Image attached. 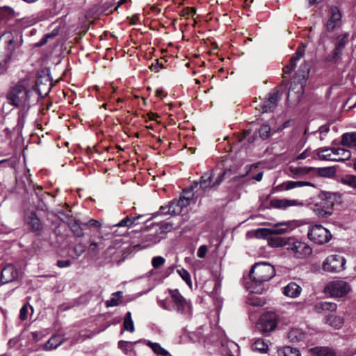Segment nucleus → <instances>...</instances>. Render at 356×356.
Instances as JSON below:
<instances>
[{"label":"nucleus","mask_w":356,"mask_h":356,"mask_svg":"<svg viewBox=\"0 0 356 356\" xmlns=\"http://www.w3.org/2000/svg\"><path fill=\"white\" fill-rule=\"evenodd\" d=\"M35 85L28 79H23L12 86L6 95L9 104L20 108L19 113V123L24 122V110L28 109L31 106L33 96L35 93Z\"/></svg>","instance_id":"1"},{"label":"nucleus","mask_w":356,"mask_h":356,"mask_svg":"<svg viewBox=\"0 0 356 356\" xmlns=\"http://www.w3.org/2000/svg\"><path fill=\"white\" fill-rule=\"evenodd\" d=\"M320 200L314 204L313 211L320 218H328L333 213L334 200L339 197L338 193L321 191L319 194Z\"/></svg>","instance_id":"2"},{"label":"nucleus","mask_w":356,"mask_h":356,"mask_svg":"<svg viewBox=\"0 0 356 356\" xmlns=\"http://www.w3.org/2000/svg\"><path fill=\"white\" fill-rule=\"evenodd\" d=\"M275 275L274 267L267 262L255 264L250 273L251 280L257 283H262L272 279Z\"/></svg>","instance_id":"3"},{"label":"nucleus","mask_w":356,"mask_h":356,"mask_svg":"<svg viewBox=\"0 0 356 356\" xmlns=\"http://www.w3.org/2000/svg\"><path fill=\"white\" fill-rule=\"evenodd\" d=\"M172 308L185 318H189L192 315V305L190 301L186 300L177 289L169 290Z\"/></svg>","instance_id":"4"},{"label":"nucleus","mask_w":356,"mask_h":356,"mask_svg":"<svg viewBox=\"0 0 356 356\" xmlns=\"http://www.w3.org/2000/svg\"><path fill=\"white\" fill-rule=\"evenodd\" d=\"M350 284L342 280L330 282L324 288V293L331 298H342L351 291Z\"/></svg>","instance_id":"5"},{"label":"nucleus","mask_w":356,"mask_h":356,"mask_svg":"<svg viewBox=\"0 0 356 356\" xmlns=\"http://www.w3.org/2000/svg\"><path fill=\"white\" fill-rule=\"evenodd\" d=\"M307 236L311 241L318 245L327 243L332 238V235L330 232L321 225L310 226L309 227Z\"/></svg>","instance_id":"6"},{"label":"nucleus","mask_w":356,"mask_h":356,"mask_svg":"<svg viewBox=\"0 0 356 356\" xmlns=\"http://www.w3.org/2000/svg\"><path fill=\"white\" fill-rule=\"evenodd\" d=\"M349 42V34L344 33L338 35L334 40V49L327 57L326 60L333 63H338L342 59L343 50Z\"/></svg>","instance_id":"7"},{"label":"nucleus","mask_w":356,"mask_h":356,"mask_svg":"<svg viewBox=\"0 0 356 356\" xmlns=\"http://www.w3.org/2000/svg\"><path fill=\"white\" fill-rule=\"evenodd\" d=\"M287 251L296 259H305L312 253V248L306 243L290 239Z\"/></svg>","instance_id":"8"},{"label":"nucleus","mask_w":356,"mask_h":356,"mask_svg":"<svg viewBox=\"0 0 356 356\" xmlns=\"http://www.w3.org/2000/svg\"><path fill=\"white\" fill-rule=\"evenodd\" d=\"M346 259L339 254L328 256L322 264V268L328 273H337L345 269Z\"/></svg>","instance_id":"9"},{"label":"nucleus","mask_w":356,"mask_h":356,"mask_svg":"<svg viewBox=\"0 0 356 356\" xmlns=\"http://www.w3.org/2000/svg\"><path fill=\"white\" fill-rule=\"evenodd\" d=\"M289 230L288 222H279L271 228H259L252 231V234L257 238H266L271 235H280Z\"/></svg>","instance_id":"10"},{"label":"nucleus","mask_w":356,"mask_h":356,"mask_svg":"<svg viewBox=\"0 0 356 356\" xmlns=\"http://www.w3.org/2000/svg\"><path fill=\"white\" fill-rule=\"evenodd\" d=\"M0 41L6 44L4 51L0 52V64H6L11 58L15 49L16 42L14 40L13 33L10 31L5 32L0 37Z\"/></svg>","instance_id":"11"},{"label":"nucleus","mask_w":356,"mask_h":356,"mask_svg":"<svg viewBox=\"0 0 356 356\" xmlns=\"http://www.w3.org/2000/svg\"><path fill=\"white\" fill-rule=\"evenodd\" d=\"M306 81L301 80L300 79L293 78L288 92V101L292 104H296L298 103L303 95L304 87Z\"/></svg>","instance_id":"12"},{"label":"nucleus","mask_w":356,"mask_h":356,"mask_svg":"<svg viewBox=\"0 0 356 356\" xmlns=\"http://www.w3.org/2000/svg\"><path fill=\"white\" fill-rule=\"evenodd\" d=\"M277 325V315L275 313H266L261 316L257 327L263 332H268L274 330Z\"/></svg>","instance_id":"13"},{"label":"nucleus","mask_w":356,"mask_h":356,"mask_svg":"<svg viewBox=\"0 0 356 356\" xmlns=\"http://www.w3.org/2000/svg\"><path fill=\"white\" fill-rule=\"evenodd\" d=\"M226 174V171L222 172L218 175L215 181L212 182V178L213 177V172L211 171H208L204 172L199 181V184L200 188L203 191H207L209 188L218 186L220 184V183L224 179V177Z\"/></svg>","instance_id":"14"},{"label":"nucleus","mask_w":356,"mask_h":356,"mask_svg":"<svg viewBox=\"0 0 356 356\" xmlns=\"http://www.w3.org/2000/svg\"><path fill=\"white\" fill-rule=\"evenodd\" d=\"M281 98L280 92L276 88L273 89L268 95V98L264 102L262 105L263 112H272L276 108Z\"/></svg>","instance_id":"15"},{"label":"nucleus","mask_w":356,"mask_h":356,"mask_svg":"<svg viewBox=\"0 0 356 356\" xmlns=\"http://www.w3.org/2000/svg\"><path fill=\"white\" fill-rule=\"evenodd\" d=\"M306 44L298 47L294 55L291 58L289 65L283 69L284 75L291 74L295 69L297 62L304 56Z\"/></svg>","instance_id":"16"},{"label":"nucleus","mask_w":356,"mask_h":356,"mask_svg":"<svg viewBox=\"0 0 356 356\" xmlns=\"http://www.w3.org/2000/svg\"><path fill=\"white\" fill-rule=\"evenodd\" d=\"M18 277V271L13 264H7L1 270V282L4 284L15 280Z\"/></svg>","instance_id":"17"},{"label":"nucleus","mask_w":356,"mask_h":356,"mask_svg":"<svg viewBox=\"0 0 356 356\" xmlns=\"http://www.w3.org/2000/svg\"><path fill=\"white\" fill-rule=\"evenodd\" d=\"M26 224L29 226L30 229L35 232L37 235H40L42 230V224L37 216L35 213L31 212L25 218Z\"/></svg>","instance_id":"18"},{"label":"nucleus","mask_w":356,"mask_h":356,"mask_svg":"<svg viewBox=\"0 0 356 356\" xmlns=\"http://www.w3.org/2000/svg\"><path fill=\"white\" fill-rule=\"evenodd\" d=\"M330 13V16L326 24V28L328 31H332L334 28L340 25L341 14L336 6L331 7Z\"/></svg>","instance_id":"19"},{"label":"nucleus","mask_w":356,"mask_h":356,"mask_svg":"<svg viewBox=\"0 0 356 356\" xmlns=\"http://www.w3.org/2000/svg\"><path fill=\"white\" fill-rule=\"evenodd\" d=\"M37 90L40 95H47L51 89V81L47 76L40 77L36 81Z\"/></svg>","instance_id":"20"},{"label":"nucleus","mask_w":356,"mask_h":356,"mask_svg":"<svg viewBox=\"0 0 356 356\" xmlns=\"http://www.w3.org/2000/svg\"><path fill=\"white\" fill-rule=\"evenodd\" d=\"M302 292V288L296 282H290L283 288L282 293L284 296L291 298H298Z\"/></svg>","instance_id":"21"},{"label":"nucleus","mask_w":356,"mask_h":356,"mask_svg":"<svg viewBox=\"0 0 356 356\" xmlns=\"http://www.w3.org/2000/svg\"><path fill=\"white\" fill-rule=\"evenodd\" d=\"M309 352L312 356H336L334 350L327 346L312 348Z\"/></svg>","instance_id":"22"},{"label":"nucleus","mask_w":356,"mask_h":356,"mask_svg":"<svg viewBox=\"0 0 356 356\" xmlns=\"http://www.w3.org/2000/svg\"><path fill=\"white\" fill-rule=\"evenodd\" d=\"M289 339L293 343L305 341L307 338V334L299 328L291 329L288 334Z\"/></svg>","instance_id":"23"},{"label":"nucleus","mask_w":356,"mask_h":356,"mask_svg":"<svg viewBox=\"0 0 356 356\" xmlns=\"http://www.w3.org/2000/svg\"><path fill=\"white\" fill-rule=\"evenodd\" d=\"M337 305L332 302H319L314 305V311L317 313H323L324 312H335Z\"/></svg>","instance_id":"24"},{"label":"nucleus","mask_w":356,"mask_h":356,"mask_svg":"<svg viewBox=\"0 0 356 356\" xmlns=\"http://www.w3.org/2000/svg\"><path fill=\"white\" fill-rule=\"evenodd\" d=\"M317 155L318 158L321 160L325 161H334L338 159H335L334 156V147L328 148V147H321L317 149Z\"/></svg>","instance_id":"25"},{"label":"nucleus","mask_w":356,"mask_h":356,"mask_svg":"<svg viewBox=\"0 0 356 356\" xmlns=\"http://www.w3.org/2000/svg\"><path fill=\"white\" fill-rule=\"evenodd\" d=\"M298 204L297 200H280L273 199L270 201V205L273 208L276 209H286L291 206H296Z\"/></svg>","instance_id":"26"},{"label":"nucleus","mask_w":356,"mask_h":356,"mask_svg":"<svg viewBox=\"0 0 356 356\" xmlns=\"http://www.w3.org/2000/svg\"><path fill=\"white\" fill-rule=\"evenodd\" d=\"M290 239V238L286 237H270L268 239V243L273 248L288 247Z\"/></svg>","instance_id":"27"},{"label":"nucleus","mask_w":356,"mask_h":356,"mask_svg":"<svg viewBox=\"0 0 356 356\" xmlns=\"http://www.w3.org/2000/svg\"><path fill=\"white\" fill-rule=\"evenodd\" d=\"M63 342V338L59 335L52 336L43 345L44 350H51L56 348Z\"/></svg>","instance_id":"28"},{"label":"nucleus","mask_w":356,"mask_h":356,"mask_svg":"<svg viewBox=\"0 0 356 356\" xmlns=\"http://www.w3.org/2000/svg\"><path fill=\"white\" fill-rule=\"evenodd\" d=\"M276 356H301V355L298 349L291 346H284L277 349Z\"/></svg>","instance_id":"29"},{"label":"nucleus","mask_w":356,"mask_h":356,"mask_svg":"<svg viewBox=\"0 0 356 356\" xmlns=\"http://www.w3.org/2000/svg\"><path fill=\"white\" fill-rule=\"evenodd\" d=\"M334 156L335 159H339L334 161H341L348 160L351 156V153L349 150L344 149L343 147H334Z\"/></svg>","instance_id":"30"},{"label":"nucleus","mask_w":356,"mask_h":356,"mask_svg":"<svg viewBox=\"0 0 356 356\" xmlns=\"http://www.w3.org/2000/svg\"><path fill=\"white\" fill-rule=\"evenodd\" d=\"M310 72V66L307 63L301 64L298 71L296 74V79H300L301 80L307 81V76Z\"/></svg>","instance_id":"31"},{"label":"nucleus","mask_w":356,"mask_h":356,"mask_svg":"<svg viewBox=\"0 0 356 356\" xmlns=\"http://www.w3.org/2000/svg\"><path fill=\"white\" fill-rule=\"evenodd\" d=\"M341 144L348 147H356V133H346L342 136Z\"/></svg>","instance_id":"32"},{"label":"nucleus","mask_w":356,"mask_h":356,"mask_svg":"<svg viewBox=\"0 0 356 356\" xmlns=\"http://www.w3.org/2000/svg\"><path fill=\"white\" fill-rule=\"evenodd\" d=\"M143 215H138L133 218H131L128 216L122 219L121 221H120L118 223L114 225L113 227H131L132 225L135 224L136 222L139 220L140 218H143Z\"/></svg>","instance_id":"33"},{"label":"nucleus","mask_w":356,"mask_h":356,"mask_svg":"<svg viewBox=\"0 0 356 356\" xmlns=\"http://www.w3.org/2000/svg\"><path fill=\"white\" fill-rule=\"evenodd\" d=\"M341 182L356 191V175H347L341 179Z\"/></svg>","instance_id":"34"},{"label":"nucleus","mask_w":356,"mask_h":356,"mask_svg":"<svg viewBox=\"0 0 356 356\" xmlns=\"http://www.w3.org/2000/svg\"><path fill=\"white\" fill-rule=\"evenodd\" d=\"M122 292L118 291L113 293V297L106 302V307L118 306L122 302Z\"/></svg>","instance_id":"35"},{"label":"nucleus","mask_w":356,"mask_h":356,"mask_svg":"<svg viewBox=\"0 0 356 356\" xmlns=\"http://www.w3.org/2000/svg\"><path fill=\"white\" fill-rule=\"evenodd\" d=\"M123 327L125 330L130 332H134L135 330L134 321L131 318V313L130 312H128L125 315Z\"/></svg>","instance_id":"36"},{"label":"nucleus","mask_w":356,"mask_h":356,"mask_svg":"<svg viewBox=\"0 0 356 356\" xmlns=\"http://www.w3.org/2000/svg\"><path fill=\"white\" fill-rule=\"evenodd\" d=\"M284 189L288 191L297 187H302L304 186H311L312 184L307 181H289L283 184Z\"/></svg>","instance_id":"37"},{"label":"nucleus","mask_w":356,"mask_h":356,"mask_svg":"<svg viewBox=\"0 0 356 356\" xmlns=\"http://www.w3.org/2000/svg\"><path fill=\"white\" fill-rule=\"evenodd\" d=\"M147 345L152 348L154 353L157 355H160L161 356H167L169 355L168 351L162 348L158 343L148 341Z\"/></svg>","instance_id":"38"},{"label":"nucleus","mask_w":356,"mask_h":356,"mask_svg":"<svg viewBox=\"0 0 356 356\" xmlns=\"http://www.w3.org/2000/svg\"><path fill=\"white\" fill-rule=\"evenodd\" d=\"M252 349L260 353H266L268 349V344L263 339H257L252 346Z\"/></svg>","instance_id":"39"},{"label":"nucleus","mask_w":356,"mask_h":356,"mask_svg":"<svg viewBox=\"0 0 356 356\" xmlns=\"http://www.w3.org/2000/svg\"><path fill=\"white\" fill-rule=\"evenodd\" d=\"M177 273L186 282V283L188 286H191L192 282H191V275L188 272V270H186L184 268H180V269L177 270Z\"/></svg>","instance_id":"40"},{"label":"nucleus","mask_w":356,"mask_h":356,"mask_svg":"<svg viewBox=\"0 0 356 356\" xmlns=\"http://www.w3.org/2000/svg\"><path fill=\"white\" fill-rule=\"evenodd\" d=\"M259 136L263 139H267L270 136V128L268 124H263L259 130Z\"/></svg>","instance_id":"41"},{"label":"nucleus","mask_w":356,"mask_h":356,"mask_svg":"<svg viewBox=\"0 0 356 356\" xmlns=\"http://www.w3.org/2000/svg\"><path fill=\"white\" fill-rule=\"evenodd\" d=\"M327 322L332 326L340 327L343 324V321L340 317L330 316L327 319Z\"/></svg>","instance_id":"42"},{"label":"nucleus","mask_w":356,"mask_h":356,"mask_svg":"<svg viewBox=\"0 0 356 356\" xmlns=\"http://www.w3.org/2000/svg\"><path fill=\"white\" fill-rule=\"evenodd\" d=\"M134 343L126 341H120L118 342V347L125 353L132 350V344Z\"/></svg>","instance_id":"43"},{"label":"nucleus","mask_w":356,"mask_h":356,"mask_svg":"<svg viewBox=\"0 0 356 356\" xmlns=\"http://www.w3.org/2000/svg\"><path fill=\"white\" fill-rule=\"evenodd\" d=\"M169 207V214L171 215H178L181 213V209H179V206L175 202V200L172 201Z\"/></svg>","instance_id":"44"},{"label":"nucleus","mask_w":356,"mask_h":356,"mask_svg":"<svg viewBox=\"0 0 356 356\" xmlns=\"http://www.w3.org/2000/svg\"><path fill=\"white\" fill-rule=\"evenodd\" d=\"M104 246V243L102 241L100 242H95L92 241L90 242L88 249L91 252H96L98 250L103 249Z\"/></svg>","instance_id":"45"},{"label":"nucleus","mask_w":356,"mask_h":356,"mask_svg":"<svg viewBox=\"0 0 356 356\" xmlns=\"http://www.w3.org/2000/svg\"><path fill=\"white\" fill-rule=\"evenodd\" d=\"M165 259L161 256L154 257L152 259V265L154 268H158L165 264Z\"/></svg>","instance_id":"46"},{"label":"nucleus","mask_w":356,"mask_h":356,"mask_svg":"<svg viewBox=\"0 0 356 356\" xmlns=\"http://www.w3.org/2000/svg\"><path fill=\"white\" fill-rule=\"evenodd\" d=\"M175 202L179 206V209L182 211L183 208L187 207L190 203V200L184 197H180L179 200H175Z\"/></svg>","instance_id":"47"},{"label":"nucleus","mask_w":356,"mask_h":356,"mask_svg":"<svg viewBox=\"0 0 356 356\" xmlns=\"http://www.w3.org/2000/svg\"><path fill=\"white\" fill-rule=\"evenodd\" d=\"M85 250L86 246L81 243L76 244L74 248V251L77 257L81 256Z\"/></svg>","instance_id":"48"},{"label":"nucleus","mask_w":356,"mask_h":356,"mask_svg":"<svg viewBox=\"0 0 356 356\" xmlns=\"http://www.w3.org/2000/svg\"><path fill=\"white\" fill-rule=\"evenodd\" d=\"M22 25H24L25 26H30L36 23V20L34 18H23L19 21Z\"/></svg>","instance_id":"49"},{"label":"nucleus","mask_w":356,"mask_h":356,"mask_svg":"<svg viewBox=\"0 0 356 356\" xmlns=\"http://www.w3.org/2000/svg\"><path fill=\"white\" fill-rule=\"evenodd\" d=\"M207 252V247L204 245H201L197 250V256L199 258H204Z\"/></svg>","instance_id":"50"},{"label":"nucleus","mask_w":356,"mask_h":356,"mask_svg":"<svg viewBox=\"0 0 356 356\" xmlns=\"http://www.w3.org/2000/svg\"><path fill=\"white\" fill-rule=\"evenodd\" d=\"M27 313H28V307L27 305H24L21 309L19 313V318L21 320L24 321L27 318Z\"/></svg>","instance_id":"51"},{"label":"nucleus","mask_w":356,"mask_h":356,"mask_svg":"<svg viewBox=\"0 0 356 356\" xmlns=\"http://www.w3.org/2000/svg\"><path fill=\"white\" fill-rule=\"evenodd\" d=\"M56 34H57V33H51L46 34L40 40V45L41 46V45L46 44L49 38H53L54 37H55L56 35Z\"/></svg>","instance_id":"52"},{"label":"nucleus","mask_w":356,"mask_h":356,"mask_svg":"<svg viewBox=\"0 0 356 356\" xmlns=\"http://www.w3.org/2000/svg\"><path fill=\"white\" fill-rule=\"evenodd\" d=\"M290 171L295 175H302L305 173V170L301 168L290 167Z\"/></svg>","instance_id":"53"},{"label":"nucleus","mask_w":356,"mask_h":356,"mask_svg":"<svg viewBox=\"0 0 356 356\" xmlns=\"http://www.w3.org/2000/svg\"><path fill=\"white\" fill-rule=\"evenodd\" d=\"M196 10L193 7H188L185 8L183 10V15H188V16H193L194 14H195Z\"/></svg>","instance_id":"54"},{"label":"nucleus","mask_w":356,"mask_h":356,"mask_svg":"<svg viewBox=\"0 0 356 356\" xmlns=\"http://www.w3.org/2000/svg\"><path fill=\"white\" fill-rule=\"evenodd\" d=\"M163 67V63L159 61V60H155V63H152L151 65V69L154 70L156 71H159L160 69Z\"/></svg>","instance_id":"55"},{"label":"nucleus","mask_w":356,"mask_h":356,"mask_svg":"<svg viewBox=\"0 0 356 356\" xmlns=\"http://www.w3.org/2000/svg\"><path fill=\"white\" fill-rule=\"evenodd\" d=\"M71 261L70 260H65V261H63V260H58L57 261V266L59 267V268H66V267H68L71 265Z\"/></svg>","instance_id":"56"},{"label":"nucleus","mask_w":356,"mask_h":356,"mask_svg":"<svg viewBox=\"0 0 356 356\" xmlns=\"http://www.w3.org/2000/svg\"><path fill=\"white\" fill-rule=\"evenodd\" d=\"M86 225H87L89 227H94L97 228L101 227V223L95 219H90Z\"/></svg>","instance_id":"57"},{"label":"nucleus","mask_w":356,"mask_h":356,"mask_svg":"<svg viewBox=\"0 0 356 356\" xmlns=\"http://www.w3.org/2000/svg\"><path fill=\"white\" fill-rule=\"evenodd\" d=\"M159 213L163 215L169 214V207L162 206L159 209Z\"/></svg>","instance_id":"58"},{"label":"nucleus","mask_w":356,"mask_h":356,"mask_svg":"<svg viewBox=\"0 0 356 356\" xmlns=\"http://www.w3.org/2000/svg\"><path fill=\"white\" fill-rule=\"evenodd\" d=\"M309 155V151L306 149L297 157V159H305L308 157Z\"/></svg>","instance_id":"59"},{"label":"nucleus","mask_w":356,"mask_h":356,"mask_svg":"<svg viewBox=\"0 0 356 356\" xmlns=\"http://www.w3.org/2000/svg\"><path fill=\"white\" fill-rule=\"evenodd\" d=\"M329 171H330V168H319L320 174L323 175V176H327V172Z\"/></svg>","instance_id":"60"},{"label":"nucleus","mask_w":356,"mask_h":356,"mask_svg":"<svg viewBox=\"0 0 356 356\" xmlns=\"http://www.w3.org/2000/svg\"><path fill=\"white\" fill-rule=\"evenodd\" d=\"M262 177H263V172H259L256 175H254L252 177V179L256 180V181H260L262 179Z\"/></svg>","instance_id":"61"},{"label":"nucleus","mask_w":356,"mask_h":356,"mask_svg":"<svg viewBox=\"0 0 356 356\" xmlns=\"http://www.w3.org/2000/svg\"><path fill=\"white\" fill-rule=\"evenodd\" d=\"M163 90L162 89H157L155 91L156 96L158 97H162L163 94Z\"/></svg>","instance_id":"62"},{"label":"nucleus","mask_w":356,"mask_h":356,"mask_svg":"<svg viewBox=\"0 0 356 356\" xmlns=\"http://www.w3.org/2000/svg\"><path fill=\"white\" fill-rule=\"evenodd\" d=\"M323 0H309V3L310 5H313V4H315V3H319L322 1Z\"/></svg>","instance_id":"63"},{"label":"nucleus","mask_w":356,"mask_h":356,"mask_svg":"<svg viewBox=\"0 0 356 356\" xmlns=\"http://www.w3.org/2000/svg\"><path fill=\"white\" fill-rule=\"evenodd\" d=\"M148 115L150 120H154L155 116H156V115L154 113H150Z\"/></svg>","instance_id":"64"}]
</instances>
